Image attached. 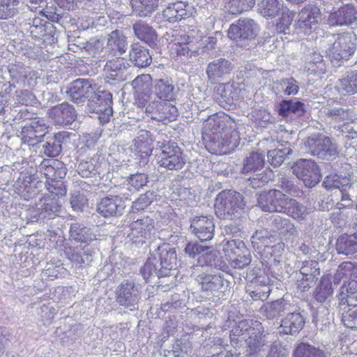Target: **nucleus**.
<instances>
[{
  "label": "nucleus",
  "instance_id": "nucleus-1",
  "mask_svg": "<svg viewBox=\"0 0 357 357\" xmlns=\"http://www.w3.org/2000/svg\"><path fill=\"white\" fill-rule=\"evenodd\" d=\"M222 117L214 114L208 117L202 131L205 146L212 154H229L239 144L240 134L235 128H225Z\"/></svg>",
  "mask_w": 357,
  "mask_h": 357
},
{
  "label": "nucleus",
  "instance_id": "nucleus-2",
  "mask_svg": "<svg viewBox=\"0 0 357 357\" xmlns=\"http://www.w3.org/2000/svg\"><path fill=\"white\" fill-rule=\"evenodd\" d=\"M176 259L174 249L169 244L163 243L153 251L140 269V273L146 281L152 275L158 278L169 276L171 271L176 267Z\"/></svg>",
  "mask_w": 357,
  "mask_h": 357
},
{
  "label": "nucleus",
  "instance_id": "nucleus-3",
  "mask_svg": "<svg viewBox=\"0 0 357 357\" xmlns=\"http://www.w3.org/2000/svg\"><path fill=\"white\" fill-rule=\"evenodd\" d=\"M245 207L243 195L236 191L222 190L217 195L214 209L217 217L232 220L239 218Z\"/></svg>",
  "mask_w": 357,
  "mask_h": 357
},
{
  "label": "nucleus",
  "instance_id": "nucleus-4",
  "mask_svg": "<svg viewBox=\"0 0 357 357\" xmlns=\"http://www.w3.org/2000/svg\"><path fill=\"white\" fill-rule=\"evenodd\" d=\"M156 149L160 150L156 155L157 162L160 167L167 170L178 171L185 166V155L181 149L175 143L158 141Z\"/></svg>",
  "mask_w": 357,
  "mask_h": 357
},
{
  "label": "nucleus",
  "instance_id": "nucleus-5",
  "mask_svg": "<svg viewBox=\"0 0 357 357\" xmlns=\"http://www.w3.org/2000/svg\"><path fill=\"white\" fill-rule=\"evenodd\" d=\"M326 53L331 61L347 60L356 50V35L353 32H346L333 36Z\"/></svg>",
  "mask_w": 357,
  "mask_h": 357
},
{
  "label": "nucleus",
  "instance_id": "nucleus-6",
  "mask_svg": "<svg viewBox=\"0 0 357 357\" xmlns=\"http://www.w3.org/2000/svg\"><path fill=\"white\" fill-rule=\"evenodd\" d=\"M117 195H108L97 203V212L105 218L121 215L125 209V200L130 197V193L119 190Z\"/></svg>",
  "mask_w": 357,
  "mask_h": 357
},
{
  "label": "nucleus",
  "instance_id": "nucleus-7",
  "mask_svg": "<svg viewBox=\"0 0 357 357\" xmlns=\"http://www.w3.org/2000/svg\"><path fill=\"white\" fill-rule=\"evenodd\" d=\"M116 301L120 306L130 311L138 309L140 289L132 280H125L116 289Z\"/></svg>",
  "mask_w": 357,
  "mask_h": 357
},
{
  "label": "nucleus",
  "instance_id": "nucleus-8",
  "mask_svg": "<svg viewBox=\"0 0 357 357\" xmlns=\"http://www.w3.org/2000/svg\"><path fill=\"white\" fill-rule=\"evenodd\" d=\"M307 151L323 160H331L337 153L336 144L328 137L321 134L310 136L305 142Z\"/></svg>",
  "mask_w": 357,
  "mask_h": 357
},
{
  "label": "nucleus",
  "instance_id": "nucleus-9",
  "mask_svg": "<svg viewBox=\"0 0 357 357\" xmlns=\"http://www.w3.org/2000/svg\"><path fill=\"white\" fill-rule=\"evenodd\" d=\"M112 96L107 91L98 89L90 97L88 102L89 109L98 114L100 121L106 123L109 122L113 114Z\"/></svg>",
  "mask_w": 357,
  "mask_h": 357
},
{
  "label": "nucleus",
  "instance_id": "nucleus-10",
  "mask_svg": "<svg viewBox=\"0 0 357 357\" xmlns=\"http://www.w3.org/2000/svg\"><path fill=\"white\" fill-rule=\"evenodd\" d=\"M131 219L132 222L129 225L130 230L129 236L134 243L143 244L151 236L155 228L154 220L144 215H133Z\"/></svg>",
  "mask_w": 357,
  "mask_h": 357
},
{
  "label": "nucleus",
  "instance_id": "nucleus-11",
  "mask_svg": "<svg viewBox=\"0 0 357 357\" xmlns=\"http://www.w3.org/2000/svg\"><path fill=\"white\" fill-rule=\"evenodd\" d=\"M291 169L292 173L308 188L315 186L321 178L317 165L312 160L300 159L294 163Z\"/></svg>",
  "mask_w": 357,
  "mask_h": 357
},
{
  "label": "nucleus",
  "instance_id": "nucleus-12",
  "mask_svg": "<svg viewBox=\"0 0 357 357\" xmlns=\"http://www.w3.org/2000/svg\"><path fill=\"white\" fill-rule=\"evenodd\" d=\"M289 196L276 189L261 193L257 202L259 206L264 211L282 213Z\"/></svg>",
  "mask_w": 357,
  "mask_h": 357
},
{
  "label": "nucleus",
  "instance_id": "nucleus-13",
  "mask_svg": "<svg viewBox=\"0 0 357 357\" xmlns=\"http://www.w3.org/2000/svg\"><path fill=\"white\" fill-rule=\"evenodd\" d=\"M152 77L149 74L137 76L132 82L135 103L139 107H144L152 95Z\"/></svg>",
  "mask_w": 357,
  "mask_h": 357
},
{
  "label": "nucleus",
  "instance_id": "nucleus-14",
  "mask_svg": "<svg viewBox=\"0 0 357 357\" xmlns=\"http://www.w3.org/2000/svg\"><path fill=\"white\" fill-rule=\"evenodd\" d=\"M98 89V86L89 79H77L70 84L67 93L72 101L80 103L90 98Z\"/></svg>",
  "mask_w": 357,
  "mask_h": 357
},
{
  "label": "nucleus",
  "instance_id": "nucleus-15",
  "mask_svg": "<svg viewBox=\"0 0 357 357\" xmlns=\"http://www.w3.org/2000/svg\"><path fill=\"white\" fill-rule=\"evenodd\" d=\"M258 26L250 18H241L232 24L228 31V36L234 40H251L257 35Z\"/></svg>",
  "mask_w": 357,
  "mask_h": 357
},
{
  "label": "nucleus",
  "instance_id": "nucleus-16",
  "mask_svg": "<svg viewBox=\"0 0 357 357\" xmlns=\"http://www.w3.org/2000/svg\"><path fill=\"white\" fill-rule=\"evenodd\" d=\"M320 18L319 9L315 6L308 4L298 13L295 26L296 29L307 33L316 28Z\"/></svg>",
  "mask_w": 357,
  "mask_h": 357
},
{
  "label": "nucleus",
  "instance_id": "nucleus-17",
  "mask_svg": "<svg viewBox=\"0 0 357 357\" xmlns=\"http://www.w3.org/2000/svg\"><path fill=\"white\" fill-rule=\"evenodd\" d=\"M253 329L250 331V336L246 339L248 353L249 356H253L263 350L268 343V333H265L264 328L259 321L252 322Z\"/></svg>",
  "mask_w": 357,
  "mask_h": 357
},
{
  "label": "nucleus",
  "instance_id": "nucleus-18",
  "mask_svg": "<svg viewBox=\"0 0 357 357\" xmlns=\"http://www.w3.org/2000/svg\"><path fill=\"white\" fill-rule=\"evenodd\" d=\"M61 204L59 198L55 196L46 195L41 198L36 204V214L34 217L37 219H52L59 215Z\"/></svg>",
  "mask_w": 357,
  "mask_h": 357
},
{
  "label": "nucleus",
  "instance_id": "nucleus-19",
  "mask_svg": "<svg viewBox=\"0 0 357 357\" xmlns=\"http://www.w3.org/2000/svg\"><path fill=\"white\" fill-rule=\"evenodd\" d=\"M190 229L201 241H207L214 236L215 225L211 216H199L192 220Z\"/></svg>",
  "mask_w": 357,
  "mask_h": 357
},
{
  "label": "nucleus",
  "instance_id": "nucleus-20",
  "mask_svg": "<svg viewBox=\"0 0 357 357\" xmlns=\"http://www.w3.org/2000/svg\"><path fill=\"white\" fill-rule=\"evenodd\" d=\"M266 226L273 232H278L283 237L295 236L297 233L294 224L290 219L278 215H273L266 220Z\"/></svg>",
  "mask_w": 357,
  "mask_h": 357
},
{
  "label": "nucleus",
  "instance_id": "nucleus-21",
  "mask_svg": "<svg viewBox=\"0 0 357 357\" xmlns=\"http://www.w3.org/2000/svg\"><path fill=\"white\" fill-rule=\"evenodd\" d=\"M9 73L13 84L21 86H31L36 84V73L29 67L20 64L10 67Z\"/></svg>",
  "mask_w": 357,
  "mask_h": 357
},
{
  "label": "nucleus",
  "instance_id": "nucleus-22",
  "mask_svg": "<svg viewBox=\"0 0 357 357\" xmlns=\"http://www.w3.org/2000/svg\"><path fill=\"white\" fill-rule=\"evenodd\" d=\"M298 306L291 302L287 297L268 303L264 307V315L268 319L288 314L291 311H297Z\"/></svg>",
  "mask_w": 357,
  "mask_h": 357
},
{
  "label": "nucleus",
  "instance_id": "nucleus-23",
  "mask_svg": "<svg viewBox=\"0 0 357 357\" xmlns=\"http://www.w3.org/2000/svg\"><path fill=\"white\" fill-rule=\"evenodd\" d=\"M357 20V10L351 4H346L337 10L331 13L328 17L331 26L350 25Z\"/></svg>",
  "mask_w": 357,
  "mask_h": 357
},
{
  "label": "nucleus",
  "instance_id": "nucleus-24",
  "mask_svg": "<svg viewBox=\"0 0 357 357\" xmlns=\"http://www.w3.org/2000/svg\"><path fill=\"white\" fill-rule=\"evenodd\" d=\"M49 114L55 124L61 126L71 124L77 116L75 108L67 102L53 107L50 110Z\"/></svg>",
  "mask_w": 357,
  "mask_h": 357
},
{
  "label": "nucleus",
  "instance_id": "nucleus-25",
  "mask_svg": "<svg viewBox=\"0 0 357 357\" xmlns=\"http://www.w3.org/2000/svg\"><path fill=\"white\" fill-rule=\"evenodd\" d=\"M305 323V319L300 312L296 311L289 312L281 320L279 333L284 335H296L303 329Z\"/></svg>",
  "mask_w": 357,
  "mask_h": 357
},
{
  "label": "nucleus",
  "instance_id": "nucleus-26",
  "mask_svg": "<svg viewBox=\"0 0 357 357\" xmlns=\"http://www.w3.org/2000/svg\"><path fill=\"white\" fill-rule=\"evenodd\" d=\"M39 170L47 178V181L63 179L67 172L63 162L50 159H44L41 162L39 165Z\"/></svg>",
  "mask_w": 357,
  "mask_h": 357
},
{
  "label": "nucleus",
  "instance_id": "nucleus-27",
  "mask_svg": "<svg viewBox=\"0 0 357 357\" xmlns=\"http://www.w3.org/2000/svg\"><path fill=\"white\" fill-rule=\"evenodd\" d=\"M199 268L203 266H196L194 267L192 274L195 276L196 281L201 285V288L205 291H219L224 284V280L220 275H210L202 273L196 275Z\"/></svg>",
  "mask_w": 357,
  "mask_h": 357
},
{
  "label": "nucleus",
  "instance_id": "nucleus-28",
  "mask_svg": "<svg viewBox=\"0 0 357 357\" xmlns=\"http://www.w3.org/2000/svg\"><path fill=\"white\" fill-rule=\"evenodd\" d=\"M128 64L121 57L107 61L104 66V73L105 79L109 82V80L123 81L124 79V73L127 69Z\"/></svg>",
  "mask_w": 357,
  "mask_h": 357
},
{
  "label": "nucleus",
  "instance_id": "nucleus-29",
  "mask_svg": "<svg viewBox=\"0 0 357 357\" xmlns=\"http://www.w3.org/2000/svg\"><path fill=\"white\" fill-rule=\"evenodd\" d=\"M95 250L90 246L81 245L75 248H70L68 252V257L73 265L82 267L84 265H89L93 261Z\"/></svg>",
  "mask_w": 357,
  "mask_h": 357
},
{
  "label": "nucleus",
  "instance_id": "nucleus-30",
  "mask_svg": "<svg viewBox=\"0 0 357 357\" xmlns=\"http://www.w3.org/2000/svg\"><path fill=\"white\" fill-rule=\"evenodd\" d=\"M153 93L160 100L172 101L176 93L172 81L168 78L157 79L153 84Z\"/></svg>",
  "mask_w": 357,
  "mask_h": 357
},
{
  "label": "nucleus",
  "instance_id": "nucleus-31",
  "mask_svg": "<svg viewBox=\"0 0 357 357\" xmlns=\"http://www.w3.org/2000/svg\"><path fill=\"white\" fill-rule=\"evenodd\" d=\"M172 49L178 56L189 59L195 56L198 53V46L188 36H181L176 40Z\"/></svg>",
  "mask_w": 357,
  "mask_h": 357
},
{
  "label": "nucleus",
  "instance_id": "nucleus-32",
  "mask_svg": "<svg viewBox=\"0 0 357 357\" xmlns=\"http://www.w3.org/2000/svg\"><path fill=\"white\" fill-rule=\"evenodd\" d=\"M34 179V174L22 172L16 181L18 190L25 200L31 199L38 192L33 183Z\"/></svg>",
  "mask_w": 357,
  "mask_h": 357
},
{
  "label": "nucleus",
  "instance_id": "nucleus-33",
  "mask_svg": "<svg viewBox=\"0 0 357 357\" xmlns=\"http://www.w3.org/2000/svg\"><path fill=\"white\" fill-rule=\"evenodd\" d=\"M129 56L131 63L139 68L147 67L152 62L149 50L139 43L131 45Z\"/></svg>",
  "mask_w": 357,
  "mask_h": 357
},
{
  "label": "nucleus",
  "instance_id": "nucleus-34",
  "mask_svg": "<svg viewBox=\"0 0 357 357\" xmlns=\"http://www.w3.org/2000/svg\"><path fill=\"white\" fill-rule=\"evenodd\" d=\"M335 249L337 254L347 257L357 253V232L351 235L342 234L336 241Z\"/></svg>",
  "mask_w": 357,
  "mask_h": 357
},
{
  "label": "nucleus",
  "instance_id": "nucleus-35",
  "mask_svg": "<svg viewBox=\"0 0 357 357\" xmlns=\"http://www.w3.org/2000/svg\"><path fill=\"white\" fill-rule=\"evenodd\" d=\"M190 6L183 1L176 0L173 4L162 10V15L169 22L180 21L189 15Z\"/></svg>",
  "mask_w": 357,
  "mask_h": 357
},
{
  "label": "nucleus",
  "instance_id": "nucleus-36",
  "mask_svg": "<svg viewBox=\"0 0 357 357\" xmlns=\"http://www.w3.org/2000/svg\"><path fill=\"white\" fill-rule=\"evenodd\" d=\"M63 137V135L61 132L56 133L54 136H45V140H42L41 142L40 152L50 158L58 156L62 149Z\"/></svg>",
  "mask_w": 357,
  "mask_h": 357
},
{
  "label": "nucleus",
  "instance_id": "nucleus-37",
  "mask_svg": "<svg viewBox=\"0 0 357 357\" xmlns=\"http://www.w3.org/2000/svg\"><path fill=\"white\" fill-rule=\"evenodd\" d=\"M231 63L225 59H215L208 64L206 74L209 79L215 80L230 73Z\"/></svg>",
  "mask_w": 357,
  "mask_h": 357
},
{
  "label": "nucleus",
  "instance_id": "nucleus-38",
  "mask_svg": "<svg viewBox=\"0 0 357 357\" xmlns=\"http://www.w3.org/2000/svg\"><path fill=\"white\" fill-rule=\"evenodd\" d=\"M333 287L329 275H323L314 291V298L319 303L328 305L333 297Z\"/></svg>",
  "mask_w": 357,
  "mask_h": 357
},
{
  "label": "nucleus",
  "instance_id": "nucleus-39",
  "mask_svg": "<svg viewBox=\"0 0 357 357\" xmlns=\"http://www.w3.org/2000/svg\"><path fill=\"white\" fill-rule=\"evenodd\" d=\"M252 322L253 320H241L238 321L231 329L230 333L231 344L236 346L238 343L246 341L250 336V331L253 329L254 325Z\"/></svg>",
  "mask_w": 357,
  "mask_h": 357
},
{
  "label": "nucleus",
  "instance_id": "nucleus-40",
  "mask_svg": "<svg viewBox=\"0 0 357 357\" xmlns=\"http://www.w3.org/2000/svg\"><path fill=\"white\" fill-rule=\"evenodd\" d=\"M107 47L114 55H121L127 50V38L121 31H113L108 36Z\"/></svg>",
  "mask_w": 357,
  "mask_h": 357
},
{
  "label": "nucleus",
  "instance_id": "nucleus-41",
  "mask_svg": "<svg viewBox=\"0 0 357 357\" xmlns=\"http://www.w3.org/2000/svg\"><path fill=\"white\" fill-rule=\"evenodd\" d=\"M282 213L297 221H302L307 218L309 211L306 206L289 197Z\"/></svg>",
  "mask_w": 357,
  "mask_h": 357
},
{
  "label": "nucleus",
  "instance_id": "nucleus-42",
  "mask_svg": "<svg viewBox=\"0 0 357 357\" xmlns=\"http://www.w3.org/2000/svg\"><path fill=\"white\" fill-rule=\"evenodd\" d=\"M341 320L351 329H357V303L340 302Z\"/></svg>",
  "mask_w": 357,
  "mask_h": 357
},
{
  "label": "nucleus",
  "instance_id": "nucleus-43",
  "mask_svg": "<svg viewBox=\"0 0 357 357\" xmlns=\"http://www.w3.org/2000/svg\"><path fill=\"white\" fill-rule=\"evenodd\" d=\"M132 13L145 17L151 16L158 8L159 0H130Z\"/></svg>",
  "mask_w": 357,
  "mask_h": 357
},
{
  "label": "nucleus",
  "instance_id": "nucleus-44",
  "mask_svg": "<svg viewBox=\"0 0 357 357\" xmlns=\"http://www.w3.org/2000/svg\"><path fill=\"white\" fill-rule=\"evenodd\" d=\"M132 29L135 35L139 40L145 42L151 47L155 45L157 41V35L155 30L147 23L142 21H138L133 24Z\"/></svg>",
  "mask_w": 357,
  "mask_h": 357
},
{
  "label": "nucleus",
  "instance_id": "nucleus-45",
  "mask_svg": "<svg viewBox=\"0 0 357 357\" xmlns=\"http://www.w3.org/2000/svg\"><path fill=\"white\" fill-rule=\"evenodd\" d=\"M70 237L71 239L80 243H88L97 239L96 235L91 229L77 222L71 225Z\"/></svg>",
  "mask_w": 357,
  "mask_h": 357
},
{
  "label": "nucleus",
  "instance_id": "nucleus-46",
  "mask_svg": "<svg viewBox=\"0 0 357 357\" xmlns=\"http://www.w3.org/2000/svg\"><path fill=\"white\" fill-rule=\"evenodd\" d=\"M305 112V105L300 101L282 100L278 107V114L282 117H287L292 114L301 116Z\"/></svg>",
  "mask_w": 357,
  "mask_h": 357
},
{
  "label": "nucleus",
  "instance_id": "nucleus-47",
  "mask_svg": "<svg viewBox=\"0 0 357 357\" xmlns=\"http://www.w3.org/2000/svg\"><path fill=\"white\" fill-rule=\"evenodd\" d=\"M126 181L127 183H124L118 189L123 192H129L130 196L132 193L139 191L146 185L148 176L144 174L137 173L131 175Z\"/></svg>",
  "mask_w": 357,
  "mask_h": 357
},
{
  "label": "nucleus",
  "instance_id": "nucleus-48",
  "mask_svg": "<svg viewBox=\"0 0 357 357\" xmlns=\"http://www.w3.org/2000/svg\"><path fill=\"white\" fill-rule=\"evenodd\" d=\"M265 162V155L259 151H253L244 160L242 173L248 174L260 170Z\"/></svg>",
  "mask_w": 357,
  "mask_h": 357
},
{
  "label": "nucleus",
  "instance_id": "nucleus-49",
  "mask_svg": "<svg viewBox=\"0 0 357 357\" xmlns=\"http://www.w3.org/2000/svg\"><path fill=\"white\" fill-rule=\"evenodd\" d=\"M338 90L342 94H354L357 93V71L347 72L339 79Z\"/></svg>",
  "mask_w": 357,
  "mask_h": 357
},
{
  "label": "nucleus",
  "instance_id": "nucleus-50",
  "mask_svg": "<svg viewBox=\"0 0 357 357\" xmlns=\"http://www.w3.org/2000/svg\"><path fill=\"white\" fill-rule=\"evenodd\" d=\"M323 185L328 190L338 189L340 190H347L351 185V180L347 176H342L338 174H330L327 176L323 182Z\"/></svg>",
  "mask_w": 357,
  "mask_h": 357
},
{
  "label": "nucleus",
  "instance_id": "nucleus-51",
  "mask_svg": "<svg viewBox=\"0 0 357 357\" xmlns=\"http://www.w3.org/2000/svg\"><path fill=\"white\" fill-rule=\"evenodd\" d=\"M222 246L227 260L247 252L244 243L240 239L225 240L222 243Z\"/></svg>",
  "mask_w": 357,
  "mask_h": 357
},
{
  "label": "nucleus",
  "instance_id": "nucleus-52",
  "mask_svg": "<svg viewBox=\"0 0 357 357\" xmlns=\"http://www.w3.org/2000/svg\"><path fill=\"white\" fill-rule=\"evenodd\" d=\"M259 13L266 18H273L282 10V3L278 0H261L258 4Z\"/></svg>",
  "mask_w": 357,
  "mask_h": 357
},
{
  "label": "nucleus",
  "instance_id": "nucleus-53",
  "mask_svg": "<svg viewBox=\"0 0 357 357\" xmlns=\"http://www.w3.org/2000/svg\"><path fill=\"white\" fill-rule=\"evenodd\" d=\"M337 296L340 302L357 303V278L351 279L347 285H342Z\"/></svg>",
  "mask_w": 357,
  "mask_h": 357
},
{
  "label": "nucleus",
  "instance_id": "nucleus-54",
  "mask_svg": "<svg viewBox=\"0 0 357 357\" xmlns=\"http://www.w3.org/2000/svg\"><path fill=\"white\" fill-rule=\"evenodd\" d=\"M300 275L309 282L314 283L320 275L318 261L314 260L303 261L300 269Z\"/></svg>",
  "mask_w": 357,
  "mask_h": 357
},
{
  "label": "nucleus",
  "instance_id": "nucleus-55",
  "mask_svg": "<svg viewBox=\"0 0 357 357\" xmlns=\"http://www.w3.org/2000/svg\"><path fill=\"white\" fill-rule=\"evenodd\" d=\"M255 3V0H225V8L228 13L236 15L250 10Z\"/></svg>",
  "mask_w": 357,
  "mask_h": 357
},
{
  "label": "nucleus",
  "instance_id": "nucleus-56",
  "mask_svg": "<svg viewBox=\"0 0 357 357\" xmlns=\"http://www.w3.org/2000/svg\"><path fill=\"white\" fill-rule=\"evenodd\" d=\"M331 316L328 305H321L313 314V322L317 328L323 331L331 324Z\"/></svg>",
  "mask_w": 357,
  "mask_h": 357
},
{
  "label": "nucleus",
  "instance_id": "nucleus-57",
  "mask_svg": "<svg viewBox=\"0 0 357 357\" xmlns=\"http://www.w3.org/2000/svg\"><path fill=\"white\" fill-rule=\"evenodd\" d=\"M326 115L337 121H352L355 116L352 111L342 107L332 106L324 109Z\"/></svg>",
  "mask_w": 357,
  "mask_h": 357
},
{
  "label": "nucleus",
  "instance_id": "nucleus-58",
  "mask_svg": "<svg viewBox=\"0 0 357 357\" xmlns=\"http://www.w3.org/2000/svg\"><path fill=\"white\" fill-rule=\"evenodd\" d=\"M307 70L314 74H324L326 72L323 56L317 52H312L307 62Z\"/></svg>",
  "mask_w": 357,
  "mask_h": 357
},
{
  "label": "nucleus",
  "instance_id": "nucleus-59",
  "mask_svg": "<svg viewBox=\"0 0 357 357\" xmlns=\"http://www.w3.org/2000/svg\"><path fill=\"white\" fill-rule=\"evenodd\" d=\"M294 357H326L323 351L306 343L300 344L294 351Z\"/></svg>",
  "mask_w": 357,
  "mask_h": 357
},
{
  "label": "nucleus",
  "instance_id": "nucleus-60",
  "mask_svg": "<svg viewBox=\"0 0 357 357\" xmlns=\"http://www.w3.org/2000/svg\"><path fill=\"white\" fill-rule=\"evenodd\" d=\"M291 151L289 147L271 150L267 153L268 161L274 167L280 166L284 162L285 157L290 155Z\"/></svg>",
  "mask_w": 357,
  "mask_h": 357
},
{
  "label": "nucleus",
  "instance_id": "nucleus-61",
  "mask_svg": "<svg viewBox=\"0 0 357 357\" xmlns=\"http://www.w3.org/2000/svg\"><path fill=\"white\" fill-rule=\"evenodd\" d=\"M142 137L144 138V135L137 137L135 140V146L137 147V151L139 153V157L141 158L139 163L141 165H144L149 161V158L152 153V149L148 139L143 142L142 139H141Z\"/></svg>",
  "mask_w": 357,
  "mask_h": 357
},
{
  "label": "nucleus",
  "instance_id": "nucleus-62",
  "mask_svg": "<svg viewBox=\"0 0 357 357\" xmlns=\"http://www.w3.org/2000/svg\"><path fill=\"white\" fill-rule=\"evenodd\" d=\"M160 106L159 108L161 109L160 122L167 124L176 119L178 110L175 106L163 102Z\"/></svg>",
  "mask_w": 357,
  "mask_h": 357
},
{
  "label": "nucleus",
  "instance_id": "nucleus-63",
  "mask_svg": "<svg viewBox=\"0 0 357 357\" xmlns=\"http://www.w3.org/2000/svg\"><path fill=\"white\" fill-rule=\"evenodd\" d=\"M21 135L23 143L33 146L42 142V139L44 138L42 136L37 135L26 124L22 128Z\"/></svg>",
  "mask_w": 357,
  "mask_h": 357
},
{
  "label": "nucleus",
  "instance_id": "nucleus-64",
  "mask_svg": "<svg viewBox=\"0 0 357 357\" xmlns=\"http://www.w3.org/2000/svg\"><path fill=\"white\" fill-rule=\"evenodd\" d=\"M294 13L289 10L282 11L279 22L276 24V31L279 33H287L294 17Z\"/></svg>",
  "mask_w": 357,
  "mask_h": 357
}]
</instances>
